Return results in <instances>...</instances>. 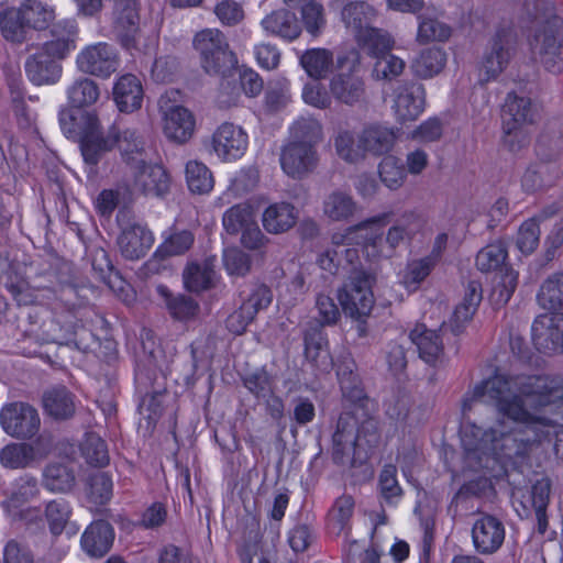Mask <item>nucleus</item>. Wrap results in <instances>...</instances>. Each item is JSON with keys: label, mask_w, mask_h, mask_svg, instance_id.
<instances>
[{"label": "nucleus", "mask_w": 563, "mask_h": 563, "mask_svg": "<svg viewBox=\"0 0 563 563\" xmlns=\"http://www.w3.org/2000/svg\"><path fill=\"white\" fill-rule=\"evenodd\" d=\"M78 69L87 75L109 78L120 66V56L114 46L99 42L86 46L76 58Z\"/></svg>", "instance_id": "13"}, {"label": "nucleus", "mask_w": 563, "mask_h": 563, "mask_svg": "<svg viewBox=\"0 0 563 563\" xmlns=\"http://www.w3.org/2000/svg\"><path fill=\"white\" fill-rule=\"evenodd\" d=\"M75 485V471L64 463H48L42 471V486L51 493L67 494L73 490Z\"/></svg>", "instance_id": "34"}, {"label": "nucleus", "mask_w": 563, "mask_h": 563, "mask_svg": "<svg viewBox=\"0 0 563 563\" xmlns=\"http://www.w3.org/2000/svg\"><path fill=\"white\" fill-rule=\"evenodd\" d=\"M192 47L198 54L201 68L208 75L225 77L238 63L227 36L218 29H205L196 33Z\"/></svg>", "instance_id": "5"}, {"label": "nucleus", "mask_w": 563, "mask_h": 563, "mask_svg": "<svg viewBox=\"0 0 563 563\" xmlns=\"http://www.w3.org/2000/svg\"><path fill=\"white\" fill-rule=\"evenodd\" d=\"M358 46L371 57L376 58L391 51L394 40L384 30L374 26L355 36Z\"/></svg>", "instance_id": "46"}, {"label": "nucleus", "mask_w": 563, "mask_h": 563, "mask_svg": "<svg viewBox=\"0 0 563 563\" xmlns=\"http://www.w3.org/2000/svg\"><path fill=\"white\" fill-rule=\"evenodd\" d=\"M563 175L561 162L539 159L530 164L521 178L527 192H536L553 186Z\"/></svg>", "instance_id": "24"}, {"label": "nucleus", "mask_w": 563, "mask_h": 563, "mask_svg": "<svg viewBox=\"0 0 563 563\" xmlns=\"http://www.w3.org/2000/svg\"><path fill=\"white\" fill-rule=\"evenodd\" d=\"M539 306L549 311L563 309V272L553 273L541 284L537 294Z\"/></svg>", "instance_id": "42"}, {"label": "nucleus", "mask_w": 563, "mask_h": 563, "mask_svg": "<svg viewBox=\"0 0 563 563\" xmlns=\"http://www.w3.org/2000/svg\"><path fill=\"white\" fill-rule=\"evenodd\" d=\"M446 54L440 47L423 49L412 64L415 74L420 78H431L445 66Z\"/></svg>", "instance_id": "49"}, {"label": "nucleus", "mask_w": 563, "mask_h": 563, "mask_svg": "<svg viewBox=\"0 0 563 563\" xmlns=\"http://www.w3.org/2000/svg\"><path fill=\"white\" fill-rule=\"evenodd\" d=\"M156 292L162 299L169 316L177 321L188 322L195 320L200 306L196 299L185 294H174L167 286L159 284L156 286Z\"/></svg>", "instance_id": "28"}, {"label": "nucleus", "mask_w": 563, "mask_h": 563, "mask_svg": "<svg viewBox=\"0 0 563 563\" xmlns=\"http://www.w3.org/2000/svg\"><path fill=\"white\" fill-rule=\"evenodd\" d=\"M489 379H499L506 383L509 395L519 398L523 404L526 397L531 401L536 411L543 407L555 405L563 398V389L553 379L543 375L506 376L495 374Z\"/></svg>", "instance_id": "6"}, {"label": "nucleus", "mask_w": 563, "mask_h": 563, "mask_svg": "<svg viewBox=\"0 0 563 563\" xmlns=\"http://www.w3.org/2000/svg\"><path fill=\"white\" fill-rule=\"evenodd\" d=\"M517 35L511 27H500L489 41L479 65V81L496 79L515 54Z\"/></svg>", "instance_id": "10"}, {"label": "nucleus", "mask_w": 563, "mask_h": 563, "mask_svg": "<svg viewBox=\"0 0 563 563\" xmlns=\"http://www.w3.org/2000/svg\"><path fill=\"white\" fill-rule=\"evenodd\" d=\"M377 12L365 1H351L341 10V19L354 36L373 26Z\"/></svg>", "instance_id": "37"}, {"label": "nucleus", "mask_w": 563, "mask_h": 563, "mask_svg": "<svg viewBox=\"0 0 563 563\" xmlns=\"http://www.w3.org/2000/svg\"><path fill=\"white\" fill-rule=\"evenodd\" d=\"M16 9L24 24L38 31L47 29L55 16L54 10L40 0H24Z\"/></svg>", "instance_id": "47"}, {"label": "nucleus", "mask_w": 563, "mask_h": 563, "mask_svg": "<svg viewBox=\"0 0 563 563\" xmlns=\"http://www.w3.org/2000/svg\"><path fill=\"white\" fill-rule=\"evenodd\" d=\"M472 543L479 555H493L497 553L506 538L504 522L494 515L479 512L472 526Z\"/></svg>", "instance_id": "14"}, {"label": "nucleus", "mask_w": 563, "mask_h": 563, "mask_svg": "<svg viewBox=\"0 0 563 563\" xmlns=\"http://www.w3.org/2000/svg\"><path fill=\"white\" fill-rule=\"evenodd\" d=\"M69 107L85 109L95 104L100 98L99 85L88 78L82 77L75 80L67 89Z\"/></svg>", "instance_id": "44"}, {"label": "nucleus", "mask_w": 563, "mask_h": 563, "mask_svg": "<svg viewBox=\"0 0 563 563\" xmlns=\"http://www.w3.org/2000/svg\"><path fill=\"white\" fill-rule=\"evenodd\" d=\"M195 236L190 231L183 230L172 234L155 251L154 256L165 258L186 253L194 244Z\"/></svg>", "instance_id": "64"}, {"label": "nucleus", "mask_w": 563, "mask_h": 563, "mask_svg": "<svg viewBox=\"0 0 563 563\" xmlns=\"http://www.w3.org/2000/svg\"><path fill=\"white\" fill-rule=\"evenodd\" d=\"M186 183L192 194H208L214 185L210 169L199 161H189L186 164Z\"/></svg>", "instance_id": "53"}, {"label": "nucleus", "mask_w": 563, "mask_h": 563, "mask_svg": "<svg viewBox=\"0 0 563 563\" xmlns=\"http://www.w3.org/2000/svg\"><path fill=\"white\" fill-rule=\"evenodd\" d=\"M360 65L361 54L356 48L351 47L338 53L335 59L338 73L329 82L330 95L338 102L355 106L365 101L366 85L364 79L357 75Z\"/></svg>", "instance_id": "4"}, {"label": "nucleus", "mask_w": 563, "mask_h": 563, "mask_svg": "<svg viewBox=\"0 0 563 563\" xmlns=\"http://www.w3.org/2000/svg\"><path fill=\"white\" fill-rule=\"evenodd\" d=\"M405 67V60L391 54L389 51L388 53L375 58L372 69V78L378 81H391L404 73Z\"/></svg>", "instance_id": "58"}, {"label": "nucleus", "mask_w": 563, "mask_h": 563, "mask_svg": "<svg viewBox=\"0 0 563 563\" xmlns=\"http://www.w3.org/2000/svg\"><path fill=\"white\" fill-rule=\"evenodd\" d=\"M534 151L539 159L560 162L563 154V133L561 129L555 125H547L538 137Z\"/></svg>", "instance_id": "45"}, {"label": "nucleus", "mask_w": 563, "mask_h": 563, "mask_svg": "<svg viewBox=\"0 0 563 563\" xmlns=\"http://www.w3.org/2000/svg\"><path fill=\"white\" fill-rule=\"evenodd\" d=\"M318 264L331 274H336L340 268L346 269L350 275H354L355 272H363L358 269L361 264L360 250L351 245L327 249L319 255Z\"/></svg>", "instance_id": "30"}, {"label": "nucleus", "mask_w": 563, "mask_h": 563, "mask_svg": "<svg viewBox=\"0 0 563 563\" xmlns=\"http://www.w3.org/2000/svg\"><path fill=\"white\" fill-rule=\"evenodd\" d=\"M27 30L16 8H7L0 13V31L5 41L22 44L26 41Z\"/></svg>", "instance_id": "50"}, {"label": "nucleus", "mask_w": 563, "mask_h": 563, "mask_svg": "<svg viewBox=\"0 0 563 563\" xmlns=\"http://www.w3.org/2000/svg\"><path fill=\"white\" fill-rule=\"evenodd\" d=\"M60 58L42 48L25 59L24 69L29 80L36 86L56 84L63 73Z\"/></svg>", "instance_id": "18"}, {"label": "nucleus", "mask_w": 563, "mask_h": 563, "mask_svg": "<svg viewBox=\"0 0 563 563\" xmlns=\"http://www.w3.org/2000/svg\"><path fill=\"white\" fill-rule=\"evenodd\" d=\"M134 185L145 195L163 196L169 189V176L161 165L147 164L145 157H134Z\"/></svg>", "instance_id": "21"}, {"label": "nucleus", "mask_w": 563, "mask_h": 563, "mask_svg": "<svg viewBox=\"0 0 563 563\" xmlns=\"http://www.w3.org/2000/svg\"><path fill=\"white\" fill-rule=\"evenodd\" d=\"M112 488V479L107 473H93L87 479V498L96 506H103L111 499Z\"/></svg>", "instance_id": "59"}, {"label": "nucleus", "mask_w": 563, "mask_h": 563, "mask_svg": "<svg viewBox=\"0 0 563 563\" xmlns=\"http://www.w3.org/2000/svg\"><path fill=\"white\" fill-rule=\"evenodd\" d=\"M247 134L241 126L225 122L212 135V147L223 161L242 157L247 148Z\"/></svg>", "instance_id": "20"}, {"label": "nucleus", "mask_w": 563, "mask_h": 563, "mask_svg": "<svg viewBox=\"0 0 563 563\" xmlns=\"http://www.w3.org/2000/svg\"><path fill=\"white\" fill-rule=\"evenodd\" d=\"M255 220L253 207L249 203H236L229 208L222 217V225L230 235L240 234Z\"/></svg>", "instance_id": "55"}, {"label": "nucleus", "mask_w": 563, "mask_h": 563, "mask_svg": "<svg viewBox=\"0 0 563 563\" xmlns=\"http://www.w3.org/2000/svg\"><path fill=\"white\" fill-rule=\"evenodd\" d=\"M44 516L49 532L55 537L60 536L71 516L70 504L64 498L52 499L45 505Z\"/></svg>", "instance_id": "54"}, {"label": "nucleus", "mask_w": 563, "mask_h": 563, "mask_svg": "<svg viewBox=\"0 0 563 563\" xmlns=\"http://www.w3.org/2000/svg\"><path fill=\"white\" fill-rule=\"evenodd\" d=\"M243 386L257 399H266L274 394L275 379L265 367L257 368L242 377Z\"/></svg>", "instance_id": "57"}, {"label": "nucleus", "mask_w": 563, "mask_h": 563, "mask_svg": "<svg viewBox=\"0 0 563 563\" xmlns=\"http://www.w3.org/2000/svg\"><path fill=\"white\" fill-rule=\"evenodd\" d=\"M0 422L7 434L19 440L32 439L41 428L37 410L23 401L5 405L0 411Z\"/></svg>", "instance_id": "12"}, {"label": "nucleus", "mask_w": 563, "mask_h": 563, "mask_svg": "<svg viewBox=\"0 0 563 563\" xmlns=\"http://www.w3.org/2000/svg\"><path fill=\"white\" fill-rule=\"evenodd\" d=\"M378 174L382 183L391 190L401 187L407 175L401 161L391 155L379 163Z\"/></svg>", "instance_id": "63"}, {"label": "nucleus", "mask_w": 563, "mask_h": 563, "mask_svg": "<svg viewBox=\"0 0 563 563\" xmlns=\"http://www.w3.org/2000/svg\"><path fill=\"white\" fill-rule=\"evenodd\" d=\"M393 109L398 120L413 121L424 109V89L417 81H404L394 89Z\"/></svg>", "instance_id": "17"}, {"label": "nucleus", "mask_w": 563, "mask_h": 563, "mask_svg": "<svg viewBox=\"0 0 563 563\" xmlns=\"http://www.w3.org/2000/svg\"><path fill=\"white\" fill-rule=\"evenodd\" d=\"M302 340L306 360L317 371L329 373L333 367V360L328 349L327 334L317 318L306 322L302 329Z\"/></svg>", "instance_id": "15"}, {"label": "nucleus", "mask_w": 563, "mask_h": 563, "mask_svg": "<svg viewBox=\"0 0 563 563\" xmlns=\"http://www.w3.org/2000/svg\"><path fill=\"white\" fill-rule=\"evenodd\" d=\"M417 41L421 44L429 42H444L451 36V27L438 19L420 14Z\"/></svg>", "instance_id": "61"}, {"label": "nucleus", "mask_w": 563, "mask_h": 563, "mask_svg": "<svg viewBox=\"0 0 563 563\" xmlns=\"http://www.w3.org/2000/svg\"><path fill=\"white\" fill-rule=\"evenodd\" d=\"M380 440L382 433L377 418L373 417L372 412L366 416L360 415L354 452L366 453L368 459L369 452L378 448Z\"/></svg>", "instance_id": "43"}, {"label": "nucleus", "mask_w": 563, "mask_h": 563, "mask_svg": "<svg viewBox=\"0 0 563 563\" xmlns=\"http://www.w3.org/2000/svg\"><path fill=\"white\" fill-rule=\"evenodd\" d=\"M322 136V126L318 120L300 118L290 126L288 142L317 150Z\"/></svg>", "instance_id": "41"}, {"label": "nucleus", "mask_w": 563, "mask_h": 563, "mask_svg": "<svg viewBox=\"0 0 563 563\" xmlns=\"http://www.w3.org/2000/svg\"><path fill=\"white\" fill-rule=\"evenodd\" d=\"M80 453L85 461L95 467L109 464L110 456L107 442L96 432H88L80 443Z\"/></svg>", "instance_id": "52"}, {"label": "nucleus", "mask_w": 563, "mask_h": 563, "mask_svg": "<svg viewBox=\"0 0 563 563\" xmlns=\"http://www.w3.org/2000/svg\"><path fill=\"white\" fill-rule=\"evenodd\" d=\"M139 13L134 8L126 7L115 20V32L121 44L129 48L135 44V34L139 31Z\"/></svg>", "instance_id": "60"}, {"label": "nucleus", "mask_w": 563, "mask_h": 563, "mask_svg": "<svg viewBox=\"0 0 563 563\" xmlns=\"http://www.w3.org/2000/svg\"><path fill=\"white\" fill-rule=\"evenodd\" d=\"M374 277L366 272L350 275L349 283L339 292V300L345 316L362 320L369 316L374 307L372 286Z\"/></svg>", "instance_id": "11"}, {"label": "nucleus", "mask_w": 563, "mask_h": 563, "mask_svg": "<svg viewBox=\"0 0 563 563\" xmlns=\"http://www.w3.org/2000/svg\"><path fill=\"white\" fill-rule=\"evenodd\" d=\"M42 407L49 419L57 422L68 421L76 413V396L66 386H54L43 393Z\"/></svg>", "instance_id": "23"}, {"label": "nucleus", "mask_w": 563, "mask_h": 563, "mask_svg": "<svg viewBox=\"0 0 563 563\" xmlns=\"http://www.w3.org/2000/svg\"><path fill=\"white\" fill-rule=\"evenodd\" d=\"M532 56L548 71L559 74L563 70V26L554 19L545 21L529 37Z\"/></svg>", "instance_id": "7"}, {"label": "nucleus", "mask_w": 563, "mask_h": 563, "mask_svg": "<svg viewBox=\"0 0 563 563\" xmlns=\"http://www.w3.org/2000/svg\"><path fill=\"white\" fill-rule=\"evenodd\" d=\"M113 541V527L106 520H96L87 527L80 543L89 556L102 558L110 551Z\"/></svg>", "instance_id": "27"}, {"label": "nucleus", "mask_w": 563, "mask_h": 563, "mask_svg": "<svg viewBox=\"0 0 563 563\" xmlns=\"http://www.w3.org/2000/svg\"><path fill=\"white\" fill-rule=\"evenodd\" d=\"M538 111L536 104L528 97H520L509 92L503 108V121L518 125H529L536 122Z\"/></svg>", "instance_id": "35"}, {"label": "nucleus", "mask_w": 563, "mask_h": 563, "mask_svg": "<svg viewBox=\"0 0 563 563\" xmlns=\"http://www.w3.org/2000/svg\"><path fill=\"white\" fill-rule=\"evenodd\" d=\"M214 258H207L202 264L190 263L183 273L185 287L189 291L200 292L213 287L216 272L213 269Z\"/></svg>", "instance_id": "39"}, {"label": "nucleus", "mask_w": 563, "mask_h": 563, "mask_svg": "<svg viewBox=\"0 0 563 563\" xmlns=\"http://www.w3.org/2000/svg\"><path fill=\"white\" fill-rule=\"evenodd\" d=\"M357 210L354 198L342 190H334L323 200V213L332 221H347Z\"/></svg>", "instance_id": "40"}, {"label": "nucleus", "mask_w": 563, "mask_h": 563, "mask_svg": "<svg viewBox=\"0 0 563 563\" xmlns=\"http://www.w3.org/2000/svg\"><path fill=\"white\" fill-rule=\"evenodd\" d=\"M153 243V233L146 227L137 223L123 228L117 239L121 255L129 261L144 257Z\"/></svg>", "instance_id": "22"}, {"label": "nucleus", "mask_w": 563, "mask_h": 563, "mask_svg": "<svg viewBox=\"0 0 563 563\" xmlns=\"http://www.w3.org/2000/svg\"><path fill=\"white\" fill-rule=\"evenodd\" d=\"M483 299L482 285L477 280L467 283L462 302L456 306L454 316L456 320L467 322L476 312Z\"/></svg>", "instance_id": "62"}, {"label": "nucleus", "mask_w": 563, "mask_h": 563, "mask_svg": "<svg viewBox=\"0 0 563 563\" xmlns=\"http://www.w3.org/2000/svg\"><path fill=\"white\" fill-rule=\"evenodd\" d=\"M409 336L417 346L420 358L427 364L437 366L444 362L443 335L440 330H430L424 325H417Z\"/></svg>", "instance_id": "25"}, {"label": "nucleus", "mask_w": 563, "mask_h": 563, "mask_svg": "<svg viewBox=\"0 0 563 563\" xmlns=\"http://www.w3.org/2000/svg\"><path fill=\"white\" fill-rule=\"evenodd\" d=\"M299 210L290 202L280 201L271 203L262 213L264 230L274 235L291 230L298 222Z\"/></svg>", "instance_id": "26"}, {"label": "nucleus", "mask_w": 563, "mask_h": 563, "mask_svg": "<svg viewBox=\"0 0 563 563\" xmlns=\"http://www.w3.org/2000/svg\"><path fill=\"white\" fill-rule=\"evenodd\" d=\"M360 415L343 411L332 435V461L340 466L358 467L366 463L367 454L354 452Z\"/></svg>", "instance_id": "9"}, {"label": "nucleus", "mask_w": 563, "mask_h": 563, "mask_svg": "<svg viewBox=\"0 0 563 563\" xmlns=\"http://www.w3.org/2000/svg\"><path fill=\"white\" fill-rule=\"evenodd\" d=\"M333 54L325 48H311L300 57V65L309 77L313 79L325 78L333 67Z\"/></svg>", "instance_id": "48"}, {"label": "nucleus", "mask_w": 563, "mask_h": 563, "mask_svg": "<svg viewBox=\"0 0 563 563\" xmlns=\"http://www.w3.org/2000/svg\"><path fill=\"white\" fill-rule=\"evenodd\" d=\"M396 141V134L393 129L372 124L366 126L360 134V146L363 148L364 156L385 155L391 151Z\"/></svg>", "instance_id": "33"}, {"label": "nucleus", "mask_w": 563, "mask_h": 563, "mask_svg": "<svg viewBox=\"0 0 563 563\" xmlns=\"http://www.w3.org/2000/svg\"><path fill=\"white\" fill-rule=\"evenodd\" d=\"M59 125L63 133L79 142L86 164L96 166L103 155L115 146V137L104 135L99 118L95 111L65 108L59 112Z\"/></svg>", "instance_id": "3"}, {"label": "nucleus", "mask_w": 563, "mask_h": 563, "mask_svg": "<svg viewBox=\"0 0 563 563\" xmlns=\"http://www.w3.org/2000/svg\"><path fill=\"white\" fill-rule=\"evenodd\" d=\"M7 82L10 92L11 108L18 123L22 128H29L31 124V118L29 108L24 100L23 80L21 75L18 74L9 76Z\"/></svg>", "instance_id": "56"}, {"label": "nucleus", "mask_w": 563, "mask_h": 563, "mask_svg": "<svg viewBox=\"0 0 563 563\" xmlns=\"http://www.w3.org/2000/svg\"><path fill=\"white\" fill-rule=\"evenodd\" d=\"M262 26L267 33L288 41L297 38L301 33L296 14L286 9L267 14L262 20Z\"/></svg>", "instance_id": "36"}, {"label": "nucleus", "mask_w": 563, "mask_h": 563, "mask_svg": "<svg viewBox=\"0 0 563 563\" xmlns=\"http://www.w3.org/2000/svg\"><path fill=\"white\" fill-rule=\"evenodd\" d=\"M1 464L11 470L26 468L31 466L34 460V450L27 442H15L5 445L0 451Z\"/></svg>", "instance_id": "51"}, {"label": "nucleus", "mask_w": 563, "mask_h": 563, "mask_svg": "<svg viewBox=\"0 0 563 563\" xmlns=\"http://www.w3.org/2000/svg\"><path fill=\"white\" fill-rule=\"evenodd\" d=\"M532 342L539 352H563V313L541 314L532 323Z\"/></svg>", "instance_id": "16"}, {"label": "nucleus", "mask_w": 563, "mask_h": 563, "mask_svg": "<svg viewBox=\"0 0 563 563\" xmlns=\"http://www.w3.org/2000/svg\"><path fill=\"white\" fill-rule=\"evenodd\" d=\"M51 35L52 40L45 42L42 48L63 60L76 49L79 29L74 20H63L53 25Z\"/></svg>", "instance_id": "29"}, {"label": "nucleus", "mask_w": 563, "mask_h": 563, "mask_svg": "<svg viewBox=\"0 0 563 563\" xmlns=\"http://www.w3.org/2000/svg\"><path fill=\"white\" fill-rule=\"evenodd\" d=\"M194 130L195 119L188 109L174 106L166 112L164 133L167 139L183 144L192 136Z\"/></svg>", "instance_id": "32"}, {"label": "nucleus", "mask_w": 563, "mask_h": 563, "mask_svg": "<svg viewBox=\"0 0 563 563\" xmlns=\"http://www.w3.org/2000/svg\"><path fill=\"white\" fill-rule=\"evenodd\" d=\"M81 290L84 287L76 284L71 276L68 279H59L58 288L40 289L43 298L53 297L56 301L53 318V323L58 328L56 339L67 345H74L79 351L88 352L98 344V338L78 321L76 308L81 303Z\"/></svg>", "instance_id": "2"}, {"label": "nucleus", "mask_w": 563, "mask_h": 563, "mask_svg": "<svg viewBox=\"0 0 563 563\" xmlns=\"http://www.w3.org/2000/svg\"><path fill=\"white\" fill-rule=\"evenodd\" d=\"M114 134L115 145L119 146L121 155L128 165L135 166L134 157H145L144 142L141 135L134 129H125L121 131L115 125H112L107 135Z\"/></svg>", "instance_id": "38"}, {"label": "nucleus", "mask_w": 563, "mask_h": 563, "mask_svg": "<svg viewBox=\"0 0 563 563\" xmlns=\"http://www.w3.org/2000/svg\"><path fill=\"white\" fill-rule=\"evenodd\" d=\"M508 256L504 242L498 241L483 247L476 256V267L481 272H492L500 268L499 280L496 283L493 296L499 303H507L518 284V273L511 267L503 266Z\"/></svg>", "instance_id": "8"}, {"label": "nucleus", "mask_w": 563, "mask_h": 563, "mask_svg": "<svg viewBox=\"0 0 563 563\" xmlns=\"http://www.w3.org/2000/svg\"><path fill=\"white\" fill-rule=\"evenodd\" d=\"M113 99L121 112H133L141 108L143 88L140 79L132 74L121 76L113 86Z\"/></svg>", "instance_id": "31"}, {"label": "nucleus", "mask_w": 563, "mask_h": 563, "mask_svg": "<svg viewBox=\"0 0 563 563\" xmlns=\"http://www.w3.org/2000/svg\"><path fill=\"white\" fill-rule=\"evenodd\" d=\"M476 401L492 402L503 418L518 424L508 429L504 420H498L487 430L475 423L463 427L461 441L465 460L476 471L493 475L503 461L526 457L534 444L549 438V429L559 426L555 418L529 411L526 404L509 395L506 383L499 379L477 384L472 396L464 398L463 412Z\"/></svg>", "instance_id": "1"}, {"label": "nucleus", "mask_w": 563, "mask_h": 563, "mask_svg": "<svg viewBox=\"0 0 563 563\" xmlns=\"http://www.w3.org/2000/svg\"><path fill=\"white\" fill-rule=\"evenodd\" d=\"M319 163L318 151L309 146L287 143L280 153V166L290 177L301 179L312 173Z\"/></svg>", "instance_id": "19"}]
</instances>
